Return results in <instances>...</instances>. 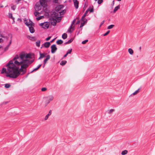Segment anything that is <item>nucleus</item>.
Listing matches in <instances>:
<instances>
[{
	"mask_svg": "<svg viewBox=\"0 0 155 155\" xmlns=\"http://www.w3.org/2000/svg\"><path fill=\"white\" fill-rule=\"evenodd\" d=\"M9 45H8L7 46H6V47L5 48V51H6V50H7L8 49V48H9Z\"/></svg>",
	"mask_w": 155,
	"mask_h": 155,
	"instance_id": "obj_40",
	"label": "nucleus"
},
{
	"mask_svg": "<svg viewBox=\"0 0 155 155\" xmlns=\"http://www.w3.org/2000/svg\"><path fill=\"white\" fill-rule=\"evenodd\" d=\"M51 52L52 53H54L57 50V48L55 45H52L51 47Z\"/></svg>",
	"mask_w": 155,
	"mask_h": 155,
	"instance_id": "obj_9",
	"label": "nucleus"
},
{
	"mask_svg": "<svg viewBox=\"0 0 155 155\" xmlns=\"http://www.w3.org/2000/svg\"><path fill=\"white\" fill-rule=\"evenodd\" d=\"M54 96L52 95H49L48 96L45 97L46 100V101L48 104L49 103L50 101H52L54 99Z\"/></svg>",
	"mask_w": 155,
	"mask_h": 155,
	"instance_id": "obj_8",
	"label": "nucleus"
},
{
	"mask_svg": "<svg viewBox=\"0 0 155 155\" xmlns=\"http://www.w3.org/2000/svg\"><path fill=\"white\" fill-rule=\"evenodd\" d=\"M88 41V40H86L84 41H83L82 42V44H86L87 42Z\"/></svg>",
	"mask_w": 155,
	"mask_h": 155,
	"instance_id": "obj_31",
	"label": "nucleus"
},
{
	"mask_svg": "<svg viewBox=\"0 0 155 155\" xmlns=\"http://www.w3.org/2000/svg\"><path fill=\"white\" fill-rule=\"evenodd\" d=\"M72 51V49H69L68 50V51L67 52L68 54H71Z\"/></svg>",
	"mask_w": 155,
	"mask_h": 155,
	"instance_id": "obj_38",
	"label": "nucleus"
},
{
	"mask_svg": "<svg viewBox=\"0 0 155 155\" xmlns=\"http://www.w3.org/2000/svg\"><path fill=\"white\" fill-rule=\"evenodd\" d=\"M121 0H117L118 1H120Z\"/></svg>",
	"mask_w": 155,
	"mask_h": 155,
	"instance_id": "obj_52",
	"label": "nucleus"
},
{
	"mask_svg": "<svg viewBox=\"0 0 155 155\" xmlns=\"http://www.w3.org/2000/svg\"><path fill=\"white\" fill-rule=\"evenodd\" d=\"M128 151L127 150H125L123 151L121 153L122 155H125L127 153Z\"/></svg>",
	"mask_w": 155,
	"mask_h": 155,
	"instance_id": "obj_21",
	"label": "nucleus"
},
{
	"mask_svg": "<svg viewBox=\"0 0 155 155\" xmlns=\"http://www.w3.org/2000/svg\"><path fill=\"white\" fill-rule=\"evenodd\" d=\"M128 51L129 53L131 55H133L134 54V51L131 48L128 49Z\"/></svg>",
	"mask_w": 155,
	"mask_h": 155,
	"instance_id": "obj_16",
	"label": "nucleus"
},
{
	"mask_svg": "<svg viewBox=\"0 0 155 155\" xmlns=\"http://www.w3.org/2000/svg\"><path fill=\"white\" fill-rule=\"evenodd\" d=\"M73 39L71 38V39L69 40L68 41L66 42L65 43V44H68L70 43L73 41Z\"/></svg>",
	"mask_w": 155,
	"mask_h": 155,
	"instance_id": "obj_26",
	"label": "nucleus"
},
{
	"mask_svg": "<svg viewBox=\"0 0 155 155\" xmlns=\"http://www.w3.org/2000/svg\"><path fill=\"white\" fill-rule=\"evenodd\" d=\"M103 1V0H98L97 1V3L98 4H101V3Z\"/></svg>",
	"mask_w": 155,
	"mask_h": 155,
	"instance_id": "obj_34",
	"label": "nucleus"
},
{
	"mask_svg": "<svg viewBox=\"0 0 155 155\" xmlns=\"http://www.w3.org/2000/svg\"><path fill=\"white\" fill-rule=\"evenodd\" d=\"M8 17L10 18H12L13 20H14L15 18L13 17L11 13H9Z\"/></svg>",
	"mask_w": 155,
	"mask_h": 155,
	"instance_id": "obj_20",
	"label": "nucleus"
},
{
	"mask_svg": "<svg viewBox=\"0 0 155 155\" xmlns=\"http://www.w3.org/2000/svg\"><path fill=\"white\" fill-rule=\"evenodd\" d=\"M89 11H90V13L93 12H94V10H86L85 13L84 14V15L82 17V19H83V18H84L86 16L87 14L88 13Z\"/></svg>",
	"mask_w": 155,
	"mask_h": 155,
	"instance_id": "obj_13",
	"label": "nucleus"
},
{
	"mask_svg": "<svg viewBox=\"0 0 155 155\" xmlns=\"http://www.w3.org/2000/svg\"><path fill=\"white\" fill-rule=\"evenodd\" d=\"M28 38L30 40H31L33 41H34L36 40V38L35 37H33L30 36H28Z\"/></svg>",
	"mask_w": 155,
	"mask_h": 155,
	"instance_id": "obj_17",
	"label": "nucleus"
},
{
	"mask_svg": "<svg viewBox=\"0 0 155 155\" xmlns=\"http://www.w3.org/2000/svg\"><path fill=\"white\" fill-rule=\"evenodd\" d=\"M73 1L75 8L77 9L78 7V2L77 0H73Z\"/></svg>",
	"mask_w": 155,
	"mask_h": 155,
	"instance_id": "obj_10",
	"label": "nucleus"
},
{
	"mask_svg": "<svg viewBox=\"0 0 155 155\" xmlns=\"http://www.w3.org/2000/svg\"><path fill=\"white\" fill-rule=\"evenodd\" d=\"M45 15L50 17V22L53 25H55L57 22H59L61 20V15L64 13L66 10H45Z\"/></svg>",
	"mask_w": 155,
	"mask_h": 155,
	"instance_id": "obj_2",
	"label": "nucleus"
},
{
	"mask_svg": "<svg viewBox=\"0 0 155 155\" xmlns=\"http://www.w3.org/2000/svg\"><path fill=\"white\" fill-rule=\"evenodd\" d=\"M81 20L83 21V23H84V24L87 22V20L86 18H84L83 19H81Z\"/></svg>",
	"mask_w": 155,
	"mask_h": 155,
	"instance_id": "obj_29",
	"label": "nucleus"
},
{
	"mask_svg": "<svg viewBox=\"0 0 155 155\" xmlns=\"http://www.w3.org/2000/svg\"><path fill=\"white\" fill-rule=\"evenodd\" d=\"M64 6L62 5H58L56 7L55 10H61V9H63Z\"/></svg>",
	"mask_w": 155,
	"mask_h": 155,
	"instance_id": "obj_11",
	"label": "nucleus"
},
{
	"mask_svg": "<svg viewBox=\"0 0 155 155\" xmlns=\"http://www.w3.org/2000/svg\"><path fill=\"white\" fill-rule=\"evenodd\" d=\"M140 89H138L137 90H136V91H135L134 93H133V94L134 95H135L137 94L139 92Z\"/></svg>",
	"mask_w": 155,
	"mask_h": 155,
	"instance_id": "obj_30",
	"label": "nucleus"
},
{
	"mask_svg": "<svg viewBox=\"0 0 155 155\" xmlns=\"http://www.w3.org/2000/svg\"><path fill=\"white\" fill-rule=\"evenodd\" d=\"M68 53H66V54H65L64 55V57H66L67 56V55H68Z\"/></svg>",
	"mask_w": 155,
	"mask_h": 155,
	"instance_id": "obj_47",
	"label": "nucleus"
},
{
	"mask_svg": "<svg viewBox=\"0 0 155 155\" xmlns=\"http://www.w3.org/2000/svg\"><path fill=\"white\" fill-rule=\"evenodd\" d=\"M50 56L49 55H48L46 57V58L44 61V65L46 63L47 61L50 58Z\"/></svg>",
	"mask_w": 155,
	"mask_h": 155,
	"instance_id": "obj_15",
	"label": "nucleus"
},
{
	"mask_svg": "<svg viewBox=\"0 0 155 155\" xmlns=\"http://www.w3.org/2000/svg\"><path fill=\"white\" fill-rule=\"evenodd\" d=\"M3 7V6L2 5H0V9Z\"/></svg>",
	"mask_w": 155,
	"mask_h": 155,
	"instance_id": "obj_48",
	"label": "nucleus"
},
{
	"mask_svg": "<svg viewBox=\"0 0 155 155\" xmlns=\"http://www.w3.org/2000/svg\"><path fill=\"white\" fill-rule=\"evenodd\" d=\"M141 47H140V50H141Z\"/></svg>",
	"mask_w": 155,
	"mask_h": 155,
	"instance_id": "obj_53",
	"label": "nucleus"
},
{
	"mask_svg": "<svg viewBox=\"0 0 155 155\" xmlns=\"http://www.w3.org/2000/svg\"><path fill=\"white\" fill-rule=\"evenodd\" d=\"M116 11L117 10H112V11L111 12V13L113 14L114 13L116 12Z\"/></svg>",
	"mask_w": 155,
	"mask_h": 155,
	"instance_id": "obj_44",
	"label": "nucleus"
},
{
	"mask_svg": "<svg viewBox=\"0 0 155 155\" xmlns=\"http://www.w3.org/2000/svg\"><path fill=\"white\" fill-rule=\"evenodd\" d=\"M12 36H11V40L10 41L9 43V44L8 45H9V46L12 43Z\"/></svg>",
	"mask_w": 155,
	"mask_h": 155,
	"instance_id": "obj_39",
	"label": "nucleus"
},
{
	"mask_svg": "<svg viewBox=\"0 0 155 155\" xmlns=\"http://www.w3.org/2000/svg\"><path fill=\"white\" fill-rule=\"evenodd\" d=\"M2 41V38H0V43Z\"/></svg>",
	"mask_w": 155,
	"mask_h": 155,
	"instance_id": "obj_49",
	"label": "nucleus"
},
{
	"mask_svg": "<svg viewBox=\"0 0 155 155\" xmlns=\"http://www.w3.org/2000/svg\"><path fill=\"white\" fill-rule=\"evenodd\" d=\"M113 4L114 5V0H113V1L112 2Z\"/></svg>",
	"mask_w": 155,
	"mask_h": 155,
	"instance_id": "obj_51",
	"label": "nucleus"
},
{
	"mask_svg": "<svg viewBox=\"0 0 155 155\" xmlns=\"http://www.w3.org/2000/svg\"><path fill=\"white\" fill-rule=\"evenodd\" d=\"M40 40H38L37 42H36V45L37 47H39L40 46Z\"/></svg>",
	"mask_w": 155,
	"mask_h": 155,
	"instance_id": "obj_24",
	"label": "nucleus"
},
{
	"mask_svg": "<svg viewBox=\"0 0 155 155\" xmlns=\"http://www.w3.org/2000/svg\"><path fill=\"white\" fill-rule=\"evenodd\" d=\"M67 63V61H62L60 63V64L62 65H64Z\"/></svg>",
	"mask_w": 155,
	"mask_h": 155,
	"instance_id": "obj_22",
	"label": "nucleus"
},
{
	"mask_svg": "<svg viewBox=\"0 0 155 155\" xmlns=\"http://www.w3.org/2000/svg\"><path fill=\"white\" fill-rule=\"evenodd\" d=\"M47 89L46 87H43L41 89V91H45L47 90Z\"/></svg>",
	"mask_w": 155,
	"mask_h": 155,
	"instance_id": "obj_36",
	"label": "nucleus"
},
{
	"mask_svg": "<svg viewBox=\"0 0 155 155\" xmlns=\"http://www.w3.org/2000/svg\"><path fill=\"white\" fill-rule=\"evenodd\" d=\"M45 10H42L40 12H39L38 11H36L34 12L35 15L36 17H38L36 18V20L38 21L40 20L43 19L44 18L43 15H40L41 14H43L45 13Z\"/></svg>",
	"mask_w": 155,
	"mask_h": 155,
	"instance_id": "obj_5",
	"label": "nucleus"
},
{
	"mask_svg": "<svg viewBox=\"0 0 155 155\" xmlns=\"http://www.w3.org/2000/svg\"><path fill=\"white\" fill-rule=\"evenodd\" d=\"M51 37L49 36L46 39V40L47 41H48L51 38Z\"/></svg>",
	"mask_w": 155,
	"mask_h": 155,
	"instance_id": "obj_41",
	"label": "nucleus"
},
{
	"mask_svg": "<svg viewBox=\"0 0 155 155\" xmlns=\"http://www.w3.org/2000/svg\"><path fill=\"white\" fill-rule=\"evenodd\" d=\"M11 86V85L9 84H5V87L6 88H9Z\"/></svg>",
	"mask_w": 155,
	"mask_h": 155,
	"instance_id": "obj_28",
	"label": "nucleus"
},
{
	"mask_svg": "<svg viewBox=\"0 0 155 155\" xmlns=\"http://www.w3.org/2000/svg\"><path fill=\"white\" fill-rule=\"evenodd\" d=\"M40 57L38 59L42 58L45 57V55L44 54H41L40 53Z\"/></svg>",
	"mask_w": 155,
	"mask_h": 155,
	"instance_id": "obj_25",
	"label": "nucleus"
},
{
	"mask_svg": "<svg viewBox=\"0 0 155 155\" xmlns=\"http://www.w3.org/2000/svg\"><path fill=\"white\" fill-rule=\"evenodd\" d=\"M40 26L45 29L48 28L49 26V23L48 22H45L39 24Z\"/></svg>",
	"mask_w": 155,
	"mask_h": 155,
	"instance_id": "obj_7",
	"label": "nucleus"
},
{
	"mask_svg": "<svg viewBox=\"0 0 155 155\" xmlns=\"http://www.w3.org/2000/svg\"><path fill=\"white\" fill-rule=\"evenodd\" d=\"M80 21H78V22L76 23V24H78V23H79V22H80Z\"/></svg>",
	"mask_w": 155,
	"mask_h": 155,
	"instance_id": "obj_50",
	"label": "nucleus"
},
{
	"mask_svg": "<svg viewBox=\"0 0 155 155\" xmlns=\"http://www.w3.org/2000/svg\"><path fill=\"white\" fill-rule=\"evenodd\" d=\"M62 38L64 39H66L67 38V35L66 33H64L62 35Z\"/></svg>",
	"mask_w": 155,
	"mask_h": 155,
	"instance_id": "obj_19",
	"label": "nucleus"
},
{
	"mask_svg": "<svg viewBox=\"0 0 155 155\" xmlns=\"http://www.w3.org/2000/svg\"><path fill=\"white\" fill-rule=\"evenodd\" d=\"M120 9V6L118 5L115 7L114 10H118Z\"/></svg>",
	"mask_w": 155,
	"mask_h": 155,
	"instance_id": "obj_35",
	"label": "nucleus"
},
{
	"mask_svg": "<svg viewBox=\"0 0 155 155\" xmlns=\"http://www.w3.org/2000/svg\"><path fill=\"white\" fill-rule=\"evenodd\" d=\"M76 21L75 19H74L72 21L70 28L68 29V31L69 33L72 32L74 29V26H73Z\"/></svg>",
	"mask_w": 155,
	"mask_h": 155,
	"instance_id": "obj_6",
	"label": "nucleus"
},
{
	"mask_svg": "<svg viewBox=\"0 0 155 155\" xmlns=\"http://www.w3.org/2000/svg\"><path fill=\"white\" fill-rule=\"evenodd\" d=\"M31 57L30 54L24 52L20 53L8 63L6 65L7 70L3 68L1 73H5L7 77L14 78H16L20 74H23L26 72V68L33 61V60L28 59Z\"/></svg>",
	"mask_w": 155,
	"mask_h": 155,
	"instance_id": "obj_1",
	"label": "nucleus"
},
{
	"mask_svg": "<svg viewBox=\"0 0 155 155\" xmlns=\"http://www.w3.org/2000/svg\"><path fill=\"white\" fill-rule=\"evenodd\" d=\"M93 9H94L93 7V6H92L91 8H89L87 10H93Z\"/></svg>",
	"mask_w": 155,
	"mask_h": 155,
	"instance_id": "obj_46",
	"label": "nucleus"
},
{
	"mask_svg": "<svg viewBox=\"0 0 155 155\" xmlns=\"http://www.w3.org/2000/svg\"><path fill=\"white\" fill-rule=\"evenodd\" d=\"M104 20L100 24V27H101V26L104 23Z\"/></svg>",
	"mask_w": 155,
	"mask_h": 155,
	"instance_id": "obj_42",
	"label": "nucleus"
},
{
	"mask_svg": "<svg viewBox=\"0 0 155 155\" xmlns=\"http://www.w3.org/2000/svg\"><path fill=\"white\" fill-rule=\"evenodd\" d=\"M49 1V0H40V3H37L35 4V10H41L42 8H46L47 6V2Z\"/></svg>",
	"mask_w": 155,
	"mask_h": 155,
	"instance_id": "obj_3",
	"label": "nucleus"
},
{
	"mask_svg": "<svg viewBox=\"0 0 155 155\" xmlns=\"http://www.w3.org/2000/svg\"><path fill=\"white\" fill-rule=\"evenodd\" d=\"M53 40H52V41H51V42H52Z\"/></svg>",
	"mask_w": 155,
	"mask_h": 155,
	"instance_id": "obj_54",
	"label": "nucleus"
},
{
	"mask_svg": "<svg viewBox=\"0 0 155 155\" xmlns=\"http://www.w3.org/2000/svg\"><path fill=\"white\" fill-rule=\"evenodd\" d=\"M51 110H50L49 111V112L48 113V114L45 116V120H47L48 118L51 115Z\"/></svg>",
	"mask_w": 155,
	"mask_h": 155,
	"instance_id": "obj_12",
	"label": "nucleus"
},
{
	"mask_svg": "<svg viewBox=\"0 0 155 155\" xmlns=\"http://www.w3.org/2000/svg\"><path fill=\"white\" fill-rule=\"evenodd\" d=\"M12 8L13 9V10H15V9H16V7H15V6H12Z\"/></svg>",
	"mask_w": 155,
	"mask_h": 155,
	"instance_id": "obj_43",
	"label": "nucleus"
},
{
	"mask_svg": "<svg viewBox=\"0 0 155 155\" xmlns=\"http://www.w3.org/2000/svg\"><path fill=\"white\" fill-rule=\"evenodd\" d=\"M114 26V25H111L109 26L107 28V29H111L113 28V27Z\"/></svg>",
	"mask_w": 155,
	"mask_h": 155,
	"instance_id": "obj_27",
	"label": "nucleus"
},
{
	"mask_svg": "<svg viewBox=\"0 0 155 155\" xmlns=\"http://www.w3.org/2000/svg\"><path fill=\"white\" fill-rule=\"evenodd\" d=\"M41 64H40L38 66L37 68L34 69L33 70H32V71H31L30 72V73H31L33 72V71L38 70L39 68L41 66Z\"/></svg>",
	"mask_w": 155,
	"mask_h": 155,
	"instance_id": "obj_18",
	"label": "nucleus"
},
{
	"mask_svg": "<svg viewBox=\"0 0 155 155\" xmlns=\"http://www.w3.org/2000/svg\"><path fill=\"white\" fill-rule=\"evenodd\" d=\"M63 43V41L61 40H59L57 41V43L58 45H60L62 44Z\"/></svg>",
	"mask_w": 155,
	"mask_h": 155,
	"instance_id": "obj_23",
	"label": "nucleus"
},
{
	"mask_svg": "<svg viewBox=\"0 0 155 155\" xmlns=\"http://www.w3.org/2000/svg\"><path fill=\"white\" fill-rule=\"evenodd\" d=\"M58 2V0H53V2L55 3H57Z\"/></svg>",
	"mask_w": 155,
	"mask_h": 155,
	"instance_id": "obj_45",
	"label": "nucleus"
},
{
	"mask_svg": "<svg viewBox=\"0 0 155 155\" xmlns=\"http://www.w3.org/2000/svg\"><path fill=\"white\" fill-rule=\"evenodd\" d=\"M85 24L84 23H81V25L80 26V28H82V27H83L84 25Z\"/></svg>",
	"mask_w": 155,
	"mask_h": 155,
	"instance_id": "obj_37",
	"label": "nucleus"
},
{
	"mask_svg": "<svg viewBox=\"0 0 155 155\" xmlns=\"http://www.w3.org/2000/svg\"><path fill=\"white\" fill-rule=\"evenodd\" d=\"M110 31H109V30L106 33H105V34H104V36H105L107 35L108 34H109V33H110Z\"/></svg>",
	"mask_w": 155,
	"mask_h": 155,
	"instance_id": "obj_32",
	"label": "nucleus"
},
{
	"mask_svg": "<svg viewBox=\"0 0 155 155\" xmlns=\"http://www.w3.org/2000/svg\"><path fill=\"white\" fill-rule=\"evenodd\" d=\"M24 22L26 25L28 27L30 32L32 33H34L35 32L34 28V25L32 21L30 20L28 21L25 19L24 20Z\"/></svg>",
	"mask_w": 155,
	"mask_h": 155,
	"instance_id": "obj_4",
	"label": "nucleus"
},
{
	"mask_svg": "<svg viewBox=\"0 0 155 155\" xmlns=\"http://www.w3.org/2000/svg\"><path fill=\"white\" fill-rule=\"evenodd\" d=\"M114 109H111L108 111V113L109 114H110L111 113L114 112Z\"/></svg>",
	"mask_w": 155,
	"mask_h": 155,
	"instance_id": "obj_33",
	"label": "nucleus"
},
{
	"mask_svg": "<svg viewBox=\"0 0 155 155\" xmlns=\"http://www.w3.org/2000/svg\"><path fill=\"white\" fill-rule=\"evenodd\" d=\"M50 45V43L49 42H46L43 44V45H44V46L46 48H48L49 47Z\"/></svg>",
	"mask_w": 155,
	"mask_h": 155,
	"instance_id": "obj_14",
	"label": "nucleus"
}]
</instances>
